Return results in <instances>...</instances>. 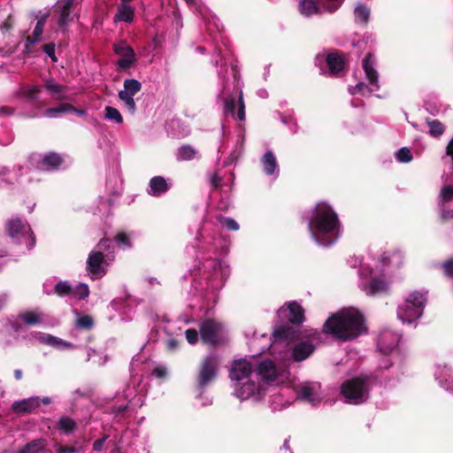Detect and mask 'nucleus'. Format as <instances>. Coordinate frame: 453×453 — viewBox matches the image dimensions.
Here are the masks:
<instances>
[{
    "label": "nucleus",
    "mask_w": 453,
    "mask_h": 453,
    "mask_svg": "<svg viewBox=\"0 0 453 453\" xmlns=\"http://www.w3.org/2000/svg\"><path fill=\"white\" fill-rule=\"evenodd\" d=\"M364 315L353 308L342 309L325 321L322 332L335 340L349 342L357 338L366 331Z\"/></svg>",
    "instance_id": "f257e3e1"
},
{
    "label": "nucleus",
    "mask_w": 453,
    "mask_h": 453,
    "mask_svg": "<svg viewBox=\"0 0 453 453\" xmlns=\"http://www.w3.org/2000/svg\"><path fill=\"white\" fill-rule=\"evenodd\" d=\"M308 226L316 242L330 246L339 237L341 222L333 208L328 203L320 202L313 208Z\"/></svg>",
    "instance_id": "f03ea898"
},
{
    "label": "nucleus",
    "mask_w": 453,
    "mask_h": 453,
    "mask_svg": "<svg viewBox=\"0 0 453 453\" xmlns=\"http://www.w3.org/2000/svg\"><path fill=\"white\" fill-rule=\"evenodd\" d=\"M426 298L424 294L413 292L398 306L397 317L404 323H411L419 319L424 311Z\"/></svg>",
    "instance_id": "7ed1b4c3"
},
{
    "label": "nucleus",
    "mask_w": 453,
    "mask_h": 453,
    "mask_svg": "<svg viewBox=\"0 0 453 453\" xmlns=\"http://www.w3.org/2000/svg\"><path fill=\"white\" fill-rule=\"evenodd\" d=\"M199 331L203 343L211 349L225 345L227 342L223 325L215 319L203 320L200 325Z\"/></svg>",
    "instance_id": "20e7f679"
},
{
    "label": "nucleus",
    "mask_w": 453,
    "mask_h": 453,
    "mask_svg": "<svg viewBox=\"0 0 453 453\" xmlns=\"http://www.w3.org/2000/svg\"><path fill=\"white\" fill-rule=\"evenodd\" d=\"M219 364V357L214 354L208 355L200 361L196 374V387L200 391H203L216 380Z\"/></svg>",
    "instance_id": "39448f33"
},
{
    "label": "nucleus",
    "mask_w": 453,
    "mask_h": 453,
    "mask_svg": "<svg viewBox=\"0 0 453 453\" xmlns=\"http://www.w3.org/2000/svg\"><path fill=\"white\" fill-rule=\"evenodd\" d=\"M369 379L366 376H357L342 382L341 394L346 403L358 404L364 402V395L368 389Z\"/></svg>",
    "instance_id": "423d86ee"
},
{
    "label": "nucleus",
    "mask_w": 453,
    "mask_h": 453,
    "mask_svg": "<svg viewBox=\"0 0 453 453\" xmlns=\"http://www.w3.org/2000/svg\"><path fill=\"white\" fill-rule=\"evenodd\" d=\"M301 337L300 331L288 323L281 320L280 323L276 324L272 333V347L274 348L277 344L290 345L294 342L299 340Z\"/></svg>",
    "instance_id": "0eeeda50"
},
{
    "label": "nucleus",
    "mask_w": 453,
    "mask_h": 453,
    "mask_svg": "<svg viewBox=\"0 0 453 453\" xmlns=\"http://www.w3.org/2000/svg\"><path fill=\"white\" fill-rule=\"evenodd\" d=\"M278 318L287 319L286 323L292 326H300L304 320V309L296 301L289 302L281 306L277 311Z\"/></svg>",
    "instance_id": "6e6552de"
},
{
    "label": "nucleus",
    "mask_w": 453,
    "mask_h": 453,
    "mask_svg": "<svg viewBox=\"0 0 453 453\" xmlns=\"http://www.w3.org/2000/svg\"><path fill=\"white\" fill-rule=\"evenodd\" d=\"M116 55L121 57L117 61L119 69H129L136 62V55L133 48L125 41H119L112 45Z\"/></svg>",
    "instance_id": "1a4fd4ad"
},
{
    "label": "nucleus",
    "mask_w": 453,
    "mask_h": 453,
    "mask_svg": "<svg viewBox=\"0 0 453 453\" xmlns=\"http://www.w3.org/2000/svg\"><path fill=\"white\" fill-rule=\"evenodd\" d=\"M5 232L12 238H17L27 234V232H31L30 226L19 217H13L7 220L5 223Z\"/></svg>",
    "instance_id": "9d476101"
},
{
    "label": "nucleus",
    "mask_w": 453,
    "mask_h": 453,
    "mask_svg": "<svg viewBox=\"0 0 453 453\" xmlns=\"http://www.w3.org/2000/svg\"><path fill=\"white\" fill-rule=\"evenodd\" d=\"M326 63L328 67V74L339 77L345 66V58L339 50L330 52L326 55Z\"/></svg>",
    "instance_id": "9b49d317"
},
{
    "label": "nucleus",
    "mask_w": 453,
    "mask_h": 453,
    "mask_svg": "<svg viewBox=\"0 0 453 453\" xmlns=\"http://www.w3.org/2000/svg\"><path fill=\"white\" fill-rule=\"evenodd\" d=\"M251 365L245 359H239L234 361L229 377L232 380L241 381L248 379L251 374Z\"/></svg>",
    "instance_id": "f8f14e48"
},
{
    "label": "nucleus",
    "mask_w": 453,
    "mask_h": 453,
    "mask_svg": "<svg viewBox=\"0 0 453 453\" xmlns=\"http://www.w3.org/2000/svg\"><path fill=\"white\" fill-rule=\"evenodd\" d=\"M315 350V346L310 341H300L292 349V357L296 362L308 358Z\"/></svg>",
    "instance_id": "ddd939ff"
},
{
    "label": "nucleus",
    "mask_w": 453,
    "mask_h": 453,
    "mask_svg": "<svg viewBox=\"0 0 453 453\" xmlns=\"http://www.w3.org/2000/svg\"><path fill=\"white\" fill-rule=\"evenodd\" d=\"M40 406V397L33 396L14 402L12 410L18 414L31 413Z\"/></svg>",
    "instance_id": "4468645a"
},
{
    "label": "nucleus",
    "mask_w": 453,
    "mask_h": 453,
    "mask_svg": "<svg viewBox=\"0 0 453 453\" xmlns=\"http://www.w3.org/2000/svg\"><path fill=\"white\" fill-rule=\"evenodd\" d=\"M398 338L390 331L381 333L378 340V347L384 354L390 353L397 345Z\"/></svg>",
    "instance_id": "2eb2a0df"
},
{
    "label": "nucleus",
    "mask_w": 453,
    "mask_h": 453,
    "mask_svg": "<svg viewBox=\"0 0 453 453\" xmlns=\"http://www.w3.org/2000/svg\"><path fill=\"white\" fill-rule=\"evenodd\" d=\"M75 0H60L59 3V19L58 26L64 28L69 22L73 21L71 13L74 8Z\"/></svg>",
    "instance_id": "dca6fc26"
},
{
    "label": "nucleus",
    "mask_w": 453,
    "mask_h": 453,
    "mask_svg": "<svg viewBox=\"0 0 453 453\" xmlns=\"http://www.w3.org/2000/svg\"><path fill=\"white\" fill-rule=\"evenodd\" d=\"M58 113L64 114H77L78 116H84L86 114V111L82 109H78L74 107L73 104L68 103H62L56 107L49 108L45 111V115L49 118H54Z\"/></svg>",
    "instance_id": "f3484780"
},
{
    "label": "nucleus",
    "mask_w": 453,
    "mask_h": 453,
    "mask_svg": "<svg viewBox=\"0 0 453 453\" xmlns=\"http://www.w3.org/2000/svg\"><path fill=\"white\" fill-rule=\"evenodd\" d=\"M372 54L371 52L365 55L363 59V68L370 84L373 87H378V73L372 65Z\"/></svg>",
    "instance_id": "a211bd4d"
},
{
    "label": "nucleus",
    "mask_w": 453,
    "mask_h": 453,
    "mask_svg": "<svg viewBox=\"0 0 453 453\" xmlns=\"http://www.w3.org/2000/svg\"><path fill=\"white\" fill-rule=\"evenodd\" d=\"M257 372L261 378L266 380H274L277 377L276 368L271 360H264L257 368Z\"/></svg>",
    "instance_id": "6ab92c4d"
},
{
    "label": "nucleus",
    "mask_w": 453,
    "mask_h": 453,
    "mask_svg": "<svg viewBox=\"0 0 453 453\" xmlns=\"http://www.w3.org/2000/svg\"><path fill=\"white\" fill-rule=\"evenodd\" d=\"M365 291L368 296L380 295L388 291V284L381 278H372Z\"/></svg>",
    "instance_id": "aec40b11"
},
{
    "label": "nucleus",
    "mask_w": 453,
    "mask_h": 453,
    "mask_svg": "<svg viewBox=\"0 0 453 453\" xmlns=\"http://www.w3.org/2000/svg\"><path fill=\"white\" fill-rule=\"evenodd\" d=\"M134 10L133 7L126 4H120L117 7V13L113 19L115 22L125 21L127 23H131L134 19Z\"/></svg>",
    "instance_id": "412c9836"
},
{
    "label": "nucleus",
    "mask_w": 453,
    "mask_h": 453,
    "mask_svg": "<svg viewBox=\"0 0 453 453\" xmlns=\"http://www.w3.org/2000/svg\"><path fill=\"white\" fill-rule=\"evenodd\" d=\"M320 7L318 0H301L298 4L300 13L306 17L319 13Z\"/></svg>",
    "instance_id": "4be33fe9"
},
{
    "label": "nucleus",
    "mask_w": 453,
    "mask_h": 453,
    "mask_svg": "<svg viewBox=\"0 0 453 453\" xmlns=\"http://www.w3.org/2000/svg\"><path fill=\"white\" fill-rule=\"evenodd\" d=\"M104 256L101 251H92L88 257L87 269L92 274L99 273L100 266L104 262Z\"/></svg>",
    "instance_id": "5701e85b"
},
{
    "label": "nucleus",
    "mask_w": 453,
    "mask_h": 453,
    "mask_svg": "<svg viewBox=\"0 0 453 453\" xmlns=\"http://www.w3.org/2000/svg\"><path fill=\"white\" fill-rule=\"evenodd\" d=\"M150 188L151 195L157 196L165 193L169 189V186L165 179L162 176H154L150 180Z\"/></svg>",
    "instance_id": "b1692460"
},
{
    "label": "nucleus",
    "mask_w": 453,
    "mask_h": 453,
    "mask_svg": "<svg viewBox=\"0 0 453 453\" xmlns=\"http://www.w3.org/2000/svg\"><path fill=\"white\" fill-rule=\"evenodd\" d=\"M198 151L189 144H184L178 149L176 158L178 161H190L196 157Z\"/></svg>",
    "instance_id": "393cba45"
},
{
    "label": "nucleus",
    "mask_w": 453,
    "mask_h": 453,
    "mask_svg": "<svg viewBox=\"0 0 453 453\" xmlns=\"http://www.w3.org/2000/svg\"><path fill=\"white\" fill-rule=\"evenodd\" d=\"M42 342L52 346L57 349H73L74 345L70 342L58 338L51 334H46L42 337Z\"/></svg>",
    "instance_id": "a878e982"
},
{
    "label": "nucleus",
    "mask_w": 453,
    "mask_h": 453,
    "mask_svg": "<svg viewBox=\"0 0 453 453\" xmlns=\"http://www.w3.org/2000/svg\"><path fill=\"white\" fill-rule=\"evenodd\" d=\"M64 162L62 156L57 152H50L44 155L42 165L51 169H58Z\"/></svg>",
    "instance_id": "bb28decb"
},
{
    "label": "nucleus",
    "mask_w": 453,
    "mask_h": 453,
    "mask_svg": "<svg viewBox=\"0 0 453 453\" xmlns=\"http://www.w3.org/2000/svg\"><path fill=\"white\" fill-rule=\"evenodd\" d=\"M262 165L264 167V172L266 174L271 175L274 173L277 167V162L276 157L271 150L265 152V154L263 156Z\"/></svg>",
    "instance_id": "cd10ccee"
},
{
    "label": "nucleus",
    "mask_w": 453,
    "mask_h": 453,
    "mask_svg": "<svg viewBox=\"0 0 453 453\" xmlns=\"http://www.w3.org/2000/svg\"><path fill=\"white\" fill-rule=\"evenodd\" d=\"M370 14H371L370 9L362 4H359L354 11L356 21L360 24H364V25L368 23L369 19H370Z\"/></svg>",
    "instance_id": "c85d7f7f"
},
{
    "label": "nucleus",
    "mask_w": 453,
    "mask_h": 453,
    "mask_svg": "<svg viewBox=\"0 0 453 453\" xmlns=\"http://www.w3.org/2000/svg\"><path fill=\"white\" fill-rule=\"evenodd\" d=\"M19 318L27 326H35L42 322L41 314L34 311H25L19 315Z\"/></svg>",
    "instance_id": "c756f323"
},
{
    "label": "nucleus",
    "mask_w": 453,
    "mask_h": 453,
    "mask_svg": "<svg viewBox=\"0 0 453 453\" xmlns=\"http://www.w3.org/2000/svg\"><path fill=\"white\" fill-rule=\"evenodd\" d=\"M255 391L256 384L254 382L248 381L246 383H243L240 388H236L235 394L240 399L243 400L252 395L255 393Z\"/></svg>",
    "instance_id": "7c9ffc66"
},
{
    "label": "nucleus",
    "mask_w": 453,
    "mask_h": 453,
    "mask_svg": "<svg viewBox=\"0 0 453 453\" xmlns=\"http://www.w3.org/2000/svg\"><path fill=\"white\" fill-rule=\"evenodd\" d=\"M77 426L76 422L67 416H63L58 422V427L59 430L65 434L72 433Z\"/></svg>",
    "instance_id": "2f4dec72"
},
{
    "label": "nucleus",
    "mask_w": 453,
    "mask_h": 453,
    "mask_svg": "<svg viewBox=\"0 0 453 453\" xmlns=\"http://www.w3.org/2000/svg\"><path fill=\"white\" fill-rule=\"evenodd\" d=\"M142 89V83L135 79H127L124 81V90L121 92H127L128 95L134 96Z\"/></svg>",
    "instance_id": "473e14b6"
},
{
    "label": "nucleus",
    "mask_w": 453,
    "mask_h": 453,
    "mask_svg": "<svg viewBox=\"0 0 453 453\" xmlns=\"http://www.w3.org/2000/svg\"><path fill=\"white\" fill-rule=\"evenodd\" d=\"M429 134L434 137L441 135L445 131L444 125L438 119H427Z\"/></svg>",
    "instance_id": "72a5a7b5"
},
{
    "label": "nucleus",
    "mask_w": 453,
    "mask_h": 453,
    "mask_svg": "<svg viewBox=\"0 0 453 453\" xmlns=\"http://www.w3.org/2000/svg\"><path fill=\"white\" fill-rule=\"evenodd\" d=\"M42 448V440H34L15 453H37Z\"/></svg>",
    "instance_id": "f704fd0d"
},
{
    "label": "nucleus",
    "mask_w": 453,
    "mask_h": 453,
    "mask_svg": "<svg viewBox=\"0 0 453 453\" xmlns=\"http://www.w3.org/2000/svg\"><path fill=\"white\" fill-rule=\"evenodd\" d=\"M104 118L107 119L114 120L118 124L123 123V117L119 111L112 106H106L104 108Z\"/></svg>",
    "instance_id": "c9c22d12"
},
{
    "label": "nucleus",
    "mask_w": 453,
    "mask_h": 453,
    "mask_svg": "<svg viewBox=\"0 0 453 453\" xmlns=\"http://www.w3.org/2000/svg\"><path fill=\"white\" fill-rule=\"evenodd\" d=\"M73 292L72 286L67 281H59L54 287V293L58 296H65Z\"/></svg>",
    "instance_id": "e433bc0d"
},
{
    "label": "nucleus",
    "mask_w": 453,
    "mask_h": 453,
    "mask_svg": "<svg viewBox=\"0 0 453 453\" xmlns=\"http://www.w3.org/2000/svg\"><path fill=\"white\" fill-rule=\"evenodd\" d=\"M41 91V86L25 87L22 88V95L29 101H35Z\"/></svg>",
    "instance_id": "4c0bfd02"
},
{
    "label": "nucleus",
    "mask_w": 453,
    "mask_h": 453,
    "mask_svg": "<svg viewBox=\"0 0 453 453\" xmlns=\"http://www.w3.org/2000/svg\"><path fill=\"white\" fill-rule=\"evenodd\" d=\"M94 326V319L89 315H83L77 319L76 326L81 329L89 330Z\"/></svg>",
    "instance_id": "58836bf2"
},
{
    "label": "nucleus",
    "mask_w": 453,
    "mask_h": 453,
    "mask_svg": "<svg viewBox=\"0 0 453 453\" xmlns=\"http://www.w3.org/2000/svg\"><path fill=\"white\" fill-rule=\"evenodd\" d=\"M44 88L49 90L51 94H62L65 91V87L55 83L53 79H48L45 81Z\"/></svg>",
    "instance_id": "ea45409f"
},
{
    "label": "nucleus",
    "mask_w": 453,
    "mask_h": 453,
    "mask_svg": "<svg viewBox=\"0 0 453 453\" xmlns=\"http://www.w3.org/2000/svg\"><path fill=\"white\" fill-rule=\"evenodd\" d=\"M440 203L444 204L446 203H449L453 201V186L446 185L444 186L440 192Z\"/></svg>",
    "instance_id": "a19ab883"
},
{
    "label": "nucleus",
    "mask_w": 453,
    "mask_h": 453,
    "mask_svg": "<svg viewBox=\"0 0 453 453\" xmlns=\"http://www.w3.org/2000/svg\"><path fill=\"white\" fill-rule=\"evenodd\" d=\"M343 0H318L321 7L328 12H334L342 4Z\"/></svg>",
    "instance_id": "79ce46f5"
},
{
    "label": "nucleus",
    "mask_w": 453,
    "mask_h": 453,
    "mask_svg": "<svg viewBox=\"0 0 453 453\" xmlns=\"http://www.w3.org/2000/svg\"><path fill=\"white\" fill-rule=\"evenodd\" d=\"M118 96L119 98L126 104L129 111H131L132 113L135 111L136 106L135 102L134 100V96L128 95L127 92L121 91L119 92Z\"/></svg>",
    "instance_id": "37998d69"
},
{
    "label": "nucleus",
    "mask_w": 453,
    "mask_h": 453,
    "mask_svg": "<svg viewBox=\"0 0 453 453\" xmlns=\"http://www.w3.org/2000/svg\"><path fill=\"white\" fill-rule=\"evenodd\" d=\"M298 397L311 403L314 401V391L310 386H303L298 391Z\"/></svg>",
    "instance_id": "c03bdc74"
},
{
    "label": "nucleus",
    "mask_w": 453,
    "mask_h": 453,
    "mask_svg": "<svg viewBox=\"0 0 453 453\" xmlns=\"http://www.w3.org/2000/svg\"><path fill=\"white\" fill-rule=\"evenodd\" d=\"M218 220L223 226L227 228L228 230L237 231L240 228L239 224L232 218L219 216Z\"/></svg>",
    "instance_id": "a18cd8bd"
},
{
    "label": "nucleus",
    "mask_w": 453,
    "mask_h": 453,
    "mask_svg": "<svg viewBox=\"0 0 453 453\" xmlns=\"http://www.w3.org/2000/svg\"><path fill=\"white\" fill-rule=\"evenodd\" d=\"M50 17V13L46 12L42 14L37 20L35 27L34 29L35 36H41L43 33L44 26L47 22L48 18Z\"/></svg>",
    "instance_id": "49530a36"
},
{
    "label": "nucleus",
    "mask_w": 453,
    "mask_h": 453,
    "mask_svg": "<svg viewBox=\"0 0 453 453\" xmlns=\"http://www.w3.org/2000/svg\"><path fill=\"white\" fill-rule=\"evenodd\" d=\"M237 103H238V111L236 112V118L240 121H243V120H245L246 115H245V104H244V100H243V94H242V90L239 92Z\"/></svg>",
    "instance_id": "de8ad7c7"
},
{
    "label": "nucleus",
    "mask_w": 453,
    "mask_h": 453,
    "mask_svg": "<svg viewBox=\"0 0 453 453\" xmlns=\"http://www.w3.org/2000/svg\"><path fill=\"white\" fill-rule=\"evenodd\" d=\"M396 158L398 161L403 163H409L412 160V155L408 148H401L396 152Z\"/></svg>",
    "instance_id": "09e8293b"
},
{
    "label": "nucleus",
    "mask_w": 453,
    "mask_h": 453,
    "mask_svg": "<svg viewBox=\"0 0 453 453\" xmlns=\"http://www.w3.org/2000/svg\"><path fill=\"white\" fill-rule=\"evenodd\" d=\"M235 97L230 96L225 99L224 111L225 113L230 114L231 116H234L235 114Z\"/></svg>",
    "instance_id": "8fccbe9b"
},
{
    "label": "nucleus",
    "mask_w": 453,
    "mask_h": 453,
    "mask_svg": "<svg viewBox=\"0 0 453 453\" xmlns=\"http://www.w3.org/2000/svg\"><path fill=\"white\" fill-rule=\"evenodd\" d=\"M74 293L80 299H84L89 295V289L87 284L80 283L74 289Z\"/></svg>",
    "instance_id": "3c124183"
},
{
    "label": "nucleus",
    "mask_w": 453,
    "mask_h": 453,
    "mask_svg": "<svg viewBox=\"0 0 453 453\" xmlns=\"http://www.w3.org/2000/svg\"><path fill=\"white\" fill-rule=\"evenodd\" d=\"M444 274L453 279V257L444 261L441 265Z\"/></svg>",
    "instance_id": "603ef678"
},
{
    "label": "nucleus",
    "mask_w": 453,
    "mask_h": 453,
    "mask_svg": "<svg viewBox=\"0 0 453 453\" xmlns=\"http://www.w3.org/2000/svg\"><path fill=\"white\" fill-rule=\"evenodd\" d=\"M185 335L188 342L190 344H195L198 341V333L195 328L187 329Z\"/></svg>",
    "instance_id": "864d4df0"
},
{
    "label": "nucleus",
    "mask_w": 453,
    "mask_h": 453,
    "mask_svg": "<svg viewBox=\"0 0 453 453\" xmlns=\"http://www.w3.org/2000/svg\"><path fill=\"white\" fill-rule=\"evenodd\" d=\"M453 219V210L441 209L440 212V223L445 224Z\"/></svg>",
    "instance_id": "5fc2aeb1"
},
{
    "label": "nucleus",
    "mask_w": 453,
    "mask_h": 453,
    "mask_svg": "<svg viewBox=\"0 0 453 453\" xmlns=\"http://www.w3.org/2000/svg\"><path fill=\"white\" fill-rule=\"evenodd\" d=\"M42 50L51 58L53 62H57L58 58L55 55V44L52 42L46 43L42 46Z\"/></svg>",
    "instance_id": "6e6d98bb"
},
{
    "label": "nucleus",
    "mask_w": 453,
    "mask_h": 453,
    "mask_svg": "<svg viewBox=\"0 0 453 453\" xmlns=\"http://www.w3.org/2000/svg\"><path fill=\"white\" fill-rule=\"evenodd\" d=\"M115 241L119 244H122V245H124L126 247H130L131 246V242H130L129 237L124 232L118 233L116 234V236H115Z\"/></svg>",
    "instance_id": "4d7b16f0"
},
{
    "label": "nucleus",
    "mask_w": 453,
    "mask_h": 453,
    "mask_svg": "<svg viewBox=\"0 0 453 453\" xmlns=\"http://www.w3.org/2000/svg\"><path fill=\"white\" fill-rule=\"evenodd\" d=\"M13 27V18L12 15H9L3 25L0 27L3 33L10 32Z\"/></svg>",
    "instance_id": "13d9d810"
},
{
    "label": "nucleus",
    "mask_w": 453,
    "mask_h": 453,
    "mask_svg": "<svg viewBox=\"0 0 453 453\" xmlns=\"http://www.w3.org/2000/svg\"><path fill=\"white\" fill-rule=\"evenodd\" d=\"M152 374L158 379H165L167 375V370L165 366L159 365L153 370Z\"/></svg>",
    "instance_id": "bf43d9fd"
},
{
    "label": "nucleus",
    "mask_w": 453,
    "mask_h": 453,
    "mask_svg": "<svg viewBox=\"0 0 453 453\" xmlns=\"http://www.w3.org/2000/svg\"><path fill=\"white\" fill-rule=\"evenodd\" d=\"M211 185L213 189H219L221 187V178L219 176L218 173H214L211 176Z\"/></svg>",
    "instance_id": "052dcab7"
},
{
    "label": "nucleus",
    "mask_w": 453,
    "mask_h": 453,
    "mask_svg": "<svg viewBox=\"0 0 453 453\" xmlns=\"http://www.w3.org/2000/svg\"><path fill=\"white\" fill-rule=\"evenodd\" d=\"M108 435H104L102 438L97 439L93 443V449L96 451H100L103 449V446L105 441L108 439Z\"/></svg>",
    "instance_id": "680f3d73"
},
{
    "label": "nucleus",
    "mask_w": 453,
    "mask_h": 453,
    "mask_svg": "<svg viewBox=\"0 0 453 453\" xmlns=\"http://www.w3.org/2000/svg\"><path fill=\"white\" fill-rule=\"evenodd\" d=\"M367 88V85L365 82H358L351 90V94H364V91Z\"/></svg>",
    "instance_id": "e2e57ef3"
},
{
    "label": "nucleus",
    "mask_w": 453,
    "mask_h": 453,
    "mask_svg": "<svg viewBox=\"0 0 453 453\" xmlns=\"http://www.w3.org/2000/svg\"><path fill=\"white\" fill-rule=\"evenodd\" d=\"M58 453H76V449L73 446L61 445L57 449Z\"/></svg>",
    "instance_id": "0e129e2a"
},
{
    "label": "nucleus",
    "mask_w": 453,
    "mask_h": 453,
    "mask_svg": "<svg viewBox=\"0 0 453 453\" xmlns=\"http://www.w3.org/2000/svg\"><path fill=\"white\" fill-rule=\"evenodd\" d=\"M178 346H179V342L175 339H169L166 342V348L169 350H174L178 348Z\"/></svg>",
    "instance_id": "69168bd1"
},
{
    "label": "nucleus",
    "mask_w": 453,
    "mask_h": 453,
    "mask_svg": "<svg viewBox=\"0 0 453 453\" xmlns=\"http://www.w3.org/2000/svg\"><path fill=\"white\" fill-rule=\"evenodd\" d=\"M27 234H29V241L27 246L28 250H31L35 246V235L32 230L31 232H27Z\"/></svg>",
    "instance_id": "338daca9"
},
{
    "label": "nucleus",
    "mask_w": 453,
    "mask_h": 453,
    "mask_svg": "<svg viewBox=\"0 0 453 453\" xmlns=\"http://www.w3.org/2000/svg\"><path fill=\"white\" fill-rule=\"evenodd\" d=\"M13 113V110L8 106L0 107V115L1 116H10Z\"/></svg>",
    "instance_id": "774afa93"
}]
</instances>
